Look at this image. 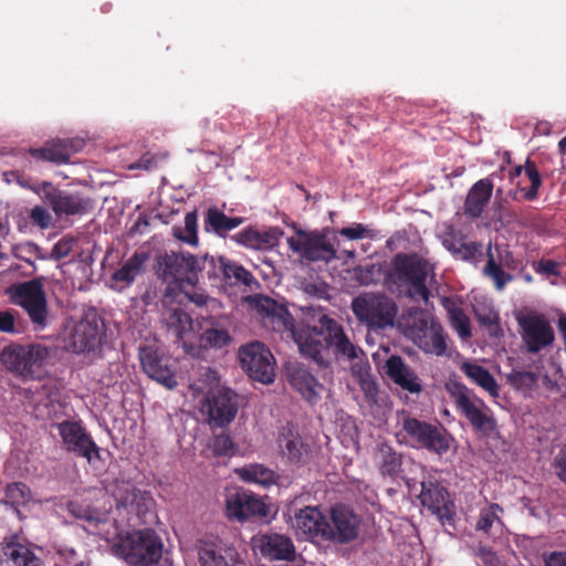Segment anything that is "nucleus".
Here are the masks:
<instances>
[{"instance_id": "55", "label": "nucleus", "mask_w": 566, "mask_h": 566, "mask_svg": "<svg viewBox=\"0 0 566 566\" xmlns=\"http://www.w3.org/2000/svg\"><path fill=\"white\" fill-rule=\"evenodd\" d=\"M360 388L364 392L365 400L370 406L378 405V386L375 380L363 378L360 380Z\"/></svg>"}, {"instance_id": "26", "label": "nucleus", "mask_w": 566, "mask_h": 566, "mask_svg": "<svg viewBox=\"0 0 566 566\" xmlns=\"http://www.w3.org/2000/svg\"><path fill=\"white\" fill-rule=\"evenodd\" d=\"M286 377L289 384L311 405H315L321 399L324 386L305 365L290 363L286 366Z\"/></svg>"}, {"instance_id": "20", "label": "nucleus", "mask_w": 566, "mask_h": 566, "mask_svg": "<svg viewBox=\"0 0 566 566\" xmlns=\"http://www.w3.org/2000/svg\"><path fill=\"white\" fill-rule=\"evenodd\" d=\"M201 410L208 415V422L211 426L222 428L237 416V394L229 388L211 390L202 401Z\"/></svg>"}, {"instance_id": "53", "label": "nucleus", "mask_w": 566, "mask_h": 566, "mask_svg": "<svg viewBox=\"0 0 566 566\" xmlns=\"http://www.w3.org/2000/svg\"><path fill=\"white\" fill-rule=\"evenodd\" d=\"M205 340L213 347H222L230 342V336L226 329L208 328L203 334Z\"/></svg>"}, {"instance_id": "32", "label": "nucleus", "mask_w": 566, "mask_h": 566, "mask_svg": "<svg viewBox=\"0 0 566 566\" xmlns=\"http://www.w3.org/2000/svg\"><path fill=\"white\" fill-rule=\"evenodd\" d=\"M224 260V256L209 254L201 256L196 255V264L193 265L196 284L202 280L207 281L213 287H221Z\"/></svg>"}, {"instance_id": "39", "label": "nucleus", "mask_w": 566, "mask_h": 566, "mask_svg": "<svg viewBox=\"0 0 566 566\" xmlns=\"http://www.w3.org/2000/svg\"><path fill=\"white\" fill-rule=\"evenodd\" d=\"M442 305L448 313V318L452 328L462 339H468L472 336L470 318L464 313L463 308L457 305L455 301L450 297L442 298Z\"/></svg>"}, {"instance_id": "14", "label": "nucleus", "mask_w": 566, "mask_h": 566, "mask_svg": "<svg viewBox=\"0 0 566 566\" xmlns=\"http://www.w3.org/2000/svg\"><path fill=\"white\" fill-rule=\"evenodd\" d=\"M84 145L82 139H61L48 140L39 148H29L21 151L23 167L32 169L34 163H52L64 165L75 153H78Z\"/></svg>"}, {"instance_id": "2", "label": "nucleus", "mask_w": 566, "mask_h": 566, "mask_svg": "<svg viewBox=\"0 0 566 566\" xmlns=\"http://www.w3.org/2000/svg\"><path fill=\"white\" fill-rule=\"evenodd\" d=\"M431 264L418 253H397L390 262V268L385 274V283L388 289L403 287L410 297H420L428 301L430 291L427 286Z\"/></svg>"}, {"instance_id": "29", "label": "nucleus", "mask_w": 566, "mask_h": 566, "mask_svg": "<svg viewBox=\"0 0 566 566\" xmlns=\"http://www.w3.org/2000/svg\"><path fill=\"white\" fill-rule=\"evenodd\" d=\"M403 454L388 442H378L373 451L374 463L382 478L396 480L402 472Z\"/></svg>"}, {"instance_id": "62", "label": "nucleus", "mask_w": 566, "mask_h": 566, "mask_svg": "<svg viewBox=\"0 0 566 566\" xmlns=\"http://www.w3.org/2000/svg\"><path fill=\"white\" fill-rule=\"evenodd\" d=\"M281 231H277L275 229L270 231H260V238H259V245L258 249H265L269 247H274L279 241V234H281Z\"/></svg>"}, {"instance_id": "24", "label": "nucleus", "mask_w": 566, "mask_h": 566, "mask_svg": "<svg viewBox=\"0 0 566 566\" xmlns=\"http://www.w3.org/2000/svg\"><path fill=\"white\" fill-rule=\"evenodd\" d=\"M252 545L263 558L270 562H294L296 559L294 543L283 534H259L252 538Z\"/></svg>"}, {"instance_id": "54", "label": "nucleus", "mask_w": 566, "mask_h": 566, "mask_svg": "<svg viewBox=\"0 0 566 566\" xmlns=\"http://www.w3.org/2000/svg\"><path fill=\"white\" fill-rule=\"evenodd\" d=\"M474 554L484 566H502L500 558L490 547L479 544L474 548Z\"/></svg>"}, {"instance_id": "4", "label": "nucleus", "mask_w": 566, "mask_h": 566, "mask_svg": "<svg viewBox=\"0 0 566 566\" xmlns=\"http://www.w3.org/2000/svg\"><path fill=\"white\" fill-rule=\"evenodd\" d=\"M163 547L157 533L145 528L118 533L112 549L130 566H150L161 558Z\"/></svg>"}, {"instance_id": "6", "label": "nucleus", "mask_w": 566, "mask_h": 566, "mask_svg": "<svg viewBox=\"0 0 566 566\" xmlns=\"http://www.w3.org/2000/svg\"><path fill=\"white\" fill-rule=\"evenodd\" d=\"M6 294L15 306L28 315L35 331H43L49 324V305L42 279L11 284Z\"/></svg>"}, {"instance_id": "16", "label": "nucleus", "mask_w": 566, "mask_h": 566, "mask_svg": "<svg viewBox=\"0 0 566 566\" xmlns=\"http://www.w3.org/2000/svg\"><path fill=\"white\" fill-rule=\"evenodd\" d=\"M516 322L527 352L536 354L554 343V329L545 315L520 314L516 316Z\"/></svg>"}, {"instance_id": "40", "label": "nucleus", "mask_w": 566, "mask_h": 566, "mask_svg": "<svg viewBox=\"0 0 566 566\" xmlns=\"http://www.w3.org/2000/svg\"><path fill=\"white\" fill-rule=\"evenodd\" d=\"M3 555L12 560L15 566H39L40 559L28 547L14 543H1Z\"/></svg>"}, {"instance_id": "25", "label": "nucleus", "mask_w": 566, "mask_h": 566, "mask_svg": "<svg viewBox=\"0 0 566 566\" xmlns=\"http://www.w3.org/2000/svg\"><path fill=\"white\" fill-rule=\"evenodd\" d=\"M227 514L230 518L244 522L253 517H266L268 505L252 492H237L227 499Z\"/></svg>"}, {"instance_id": "22", "label": "nucleus", "mask_w": 566, "mask_h": 566, "mask_svg": "<svg viewBox=\"0 0 566 566\" xmlns=\"http://www.w3.org/2000/svg\"><path fill=\"white\" fill-rule=\"evenodd\" d=\"M287 515L296 534L310 539L325 541L327 518L317 506H290Z\"/></svg>"}, {"instance_id": "38", "label": "nucleus", "mask_w": 566, "mask_h": 566, "mask_svg": "<svg viewBox=\"0 0 566 566\" xmlns=\"http://www.w3.org/2000/svg\"><path fill=\"white\" fill-rule=\"evenodd\" d=\"M277 442L282 454L292 463L301 462L303 455L306 453L302 438L291 429L284 428L279 436Z\"/></svg>"}, {"instance_id": "18", "label": "nucleus", "mask_w": 566, "mask_h": 566, "mask_svg": "<svg viewBox=\"0 0 566 566\" xmlns=\"http://www.w3.org/2000/svg\"><path fill=\"white\" fill-rule=\"evenodd\" d=\"M331 518L325 528V541L348 544L356 541L360 533L361 518L350 509L336 505L331 509Z\"/></svg>"}, {"instance_id": "35", "label": "nucleus", "mask_w": 566, "mask_h": 566, "mask_svg": "<svg viewBox=\"0 0 566 566\" xmlns=\"http://www.w3.org/2000/svg\"><path fill=\"white\" fill-rule=\"evenodd\" d=\"M222 273V284L220 289L227 286H245L252 290L258 287L259 283L254 275L238 262L231 261L228 258L224 260Z\"/></svg>"}, {"instance_id": "33", "label": "nucleus", "mask_w": 566, "mask_h": 566, "mask_svg": "<svg viewBox=\"0 0 566 566\" xmlns=\"http://www.w3.org/2000/svg\"><path fill=\"white\" fill-rule=\"evenodd\" d=\"M244 222L242 217H228L223 211L216 207H210L205 212L203 228L206 232L214 233L220 238H226L230 231Z\"/></svg>"}, {"instance_id": "49", "label": "nucleus", "mask_w": 566, "mask_h": 566, "mask_svg": "<svg viewBox=\"0 0 566 566\" xmlns=\"http://www.w3.org/2000/svg\"><path fill=\"white\" fill-rule=\"evenodd\" d=\"M244 479L248 481H253L260 484H270L273 482L274 473L273 471L264 468L261 464L251 465L248 469H244Z\"/></svg>"}, {"instance_id": "43", "label": "nucleus", "mask_w": 566, "mask_h": 566, "mask_svg": "<svg viewBox=\"0 0 566 566\" xmlns=\"http://www.w3.org/2000/svg\"><path fill=\"white\" fill-rule=\"evenodd\" d=\"M502 512L503 509L495 503L482 509L476 523V530L486 534H491L492 530L501 531L503 522L500 517V513Z\"/></svg>"}, {"instance_id": "10", "label": "nucleus", "mask_w": 566, "mask_h": 566, "mask_svg": "<svg viewBox=\"0 0 566 566\" xmlns=\"http://www.w3.org/2000/svg\"><path fill=\"white\" fill-rule=\"evenodd\" d=\"M352 310L357 319L371 328L394 325L396 303L385 294L365 293L354 298Z\"/></svg>"}, {"instance_id": "31", "label": "nucleus", "mask_w": 566, "mask_h": 566, "mask_svg": "<svg viewBox=\"0 0 566 566\" xmlns=\"http://www.w3.org/2000/svg\"><path fill=\"white\" fill-rule=\"evenodd\" d=\"M493 188V181L490 178H483L474 182L464 200V214L471 219L480 218L492 197Z\"/></svg>"}, {"instance_id": "52", "label": "nucleus", "mask_w": 566, "mask_h": 566, "mask_svg": "<svg viewBox=\"0 0 566 566\" xmlns=\"http://www.w3.org/2000/svg\"><path fill=\"white\" fill-rule=\"evenodd\" d=\"M259 238H260V231L248 228L242 230L241 232L237 233L233 237V240L238 242L241 245H244L245 248L250 249H258L259 245Z\"/></svg>"}, {"instance_id": "17", "label": "nucleus", "mask_w": 566, "mask_h": 566, "mask_svg": "<svg viewBox=\"0 0 566 566\" xmlns=\"http://www.w3.org/2000/svg\"><path fill=\"white\" fill-rule=\"evenodd\" d=\"M107 492L114 497L118 510L124 509L127 514L136 515L140 520L145 518L153 504L151 495L129 481L114 480L107 486Z\"/></svg>"}, {"instance_id": "48", "label": "nucleus", "mask_w": 566, "mask_h": 566, "mask_svg": "<svg viewBox=\"0 0 566 566\" xmlns=\"http://www.w3.org/2000/svg\"><path fill=\"white\" fill-rule=\"evenodd\" d=\"M382 274L381 264L370 263L355 269V276L361 285L375 284Z\"/></svg>"}, {"instance_id": "1", "label": "nucleus", "mask_w": 566, "mask_h": 566, "mask_svg": "<svg viewBox=\"0 0 566 566\" xmlns=\"http://www.w3.org/2000/svg\"><path fill=\"white\" fill-rule=\"evenodd\" d=\"M258 306L266 328L277 333L291 332L300 353L319 367L331 366L334 357L353 360L361 353L345 333L344 327L326 314L319 315L316 326L295 328L289 310L273 298L262 297Z\"/></svg>"}, {"instance_id": "47", "label": "nucleus", "mask_w": 566, "mask_h": 566, "mask_svg": "<svg viewBox=\"0 0 566 566\" xmlns=\"http://www.w3.org/2000/svg\"><path fill=\"white\" fill-rule=\"evenodd\" d=\"M214 455L231 457L234 454L235 446L232 438L228 433L216 434L208 444Z\"/></svg>"}, {"instance_id": "46", "label": "nucleus", "mask_w": 566, "mask_h": 566, "mask_svg": "<svg viewBox=\"0 0 566 566\" xmlns=\"http://www.w3.org/2000/svg\"><path fill=\"white\" fill-rule=\"evenodd\" d=\"M507 384L514 389L520 391L531 390L537 382V375L528 370H516L513 369L511 373L505 375Z\"/></svg>"}, {"instance_id": "45", "label": "nucleus", "mask_w": 566, "mask_h": 566, "mask_svg": "<svg viewBox=\"0 0 566 566\" xmlns=\"http://www.w3.org/2000/svg\"><path fill=\"white\" fill-rule=\"evenodd\" d=\"M198 555L201 566H237L232 556L223 555L220 549L210 545L200 547Z\"/></svg>"}, {"instance_id": "21", "label": "nucleus", "mask_w": 566, "mask_h": 566, "mask_svg": "<svg viewBox=\"0 0 566 566\" xmlns=\"http://www.w3.org/2000/svg\"><path fill=\"white\" fill-rule=\"evenodd\" d=\"M496 255L492 252L490 244L486 251V263L483 268V275L490 279L497 291L504 290L505 285L513 281V275L504 271H515L520 268L521 262L514 256L507 247H495Z\"/></svg>"}, {"instance_id": "19", "label": "nucleus", "mask_w": 566, "mask_h": 566, "mask_svg": "<svg viewBox=\"0 0 566 566\" xmlns=\"http://www.w3.org/2000/svg\"><path fill=\"white\" fill-rule=\"evenodd\" d=\"M64 449L88 462L101 458L99 448L86 429L77 421L65 420L57 426Z\"/></svg>"}, {"instance_id": "61", "label": "nucleus", "mask_w": 566, "mask_h": 566, "mask_svg": "<svg viewBox=\"0 0 566 566\" xmlns=\"http://www.w3.org/2000/svg\"><path fill=\"white\" fill-rule=\"evenodd\" d=\"M543 560L545 566H566V551L544 553Z\"/></svg>"}, {"instance_id": "12", "label": "nucleus", "mask_w": 566, "mask_h": 566, "mask_svg": "<svg viewBox=\"0 0 566 566\" xmlns=\"http://www.w3.org/2000/svg\"><path fill=\"white\" fill-rule=\"evenodd\" d=\"M295 237L287 238L289 248L308 262L328 263L337 259L334 245L324 231L296 229Z\"/></svg>"}, {"instance_id": "9", "label": "nucleus", "mask_w": 566, "mask_h": 566, "mask_svg": "<svg viewBox=\"0 0 566 566\" xmlns=\"http://www.w3.org/2000/svg\"><path fill=\"white\" fill-rule=\"evenodd\" d=\"M196 255L189 252H164L156 258L154 265L158 279L169 284L168 290H174L172 284L180 291L196 285L193 265Z\"/></svg>"}, {"instance_id": "13", "label": "nucleus", "mask_w": 566, "mask_h": 566, "mask_svg": "<svg viewBox=\"0 0 566 566\" xmlns=\"http://www.w3.org/2000/svg\"><path fill=\"white\" fill-rule=\"evenodd\" d=\"M402 429L418 448L439 455L447 453L450 449L451 437L440 426L406 416L402 419Z\"/></svg>"}, {"instance_id": "57", "label": "nucleus", "mask_w": 566, "mask_h": 566, "mask_svg": "<svg viewBox=\"0 0 566 566\" xmlns=\"http://www.w3.org/2000/svg\"><path fill=\"white\" fill-rule=\"evenodd\" d=\"M74 242L72 238H62L53 245L51 258L56 261L66 258L71 253Z\"/></svg>"}, {"instance_id": "58", "label": "nucleus", "mask_w": 566, "mask_h": 566, "mask_svg": "<svg viewBox=\"0 0 566 566\" xmlns=\"http://www.w3.org/2000/svg\"><path fill=\"white\" fill-rule=\"evenodd\" d=\"M0 332L19 334L20 328L15 324V315L12 311H0Z\"/></svg>"}, {"instance_id": "51", "label": "nucleus", "mask_w": 566, "mask_h": 566, "mask_svg": "<svg viewBox=\"0 0 566 566\" xmlns=\"http://www.w3.org/2000/svg\"><path fill=\"white\" fill-rule=\"evenodd\" d=\"M338 232L340 235L350 240L375 237L374 230L367 229V227L361 223H354L352 227L342 228Z\"/></svg>"}, {"instance_id": "30", "label": "nucleus", "mask_w": 566, "mask_h": 566, "mask_svg": "<svg viewBox=\"0 0 566 566\" xmlns=\"http://www.w3.org/2000/svg\"><path fill=\"white\" fill-rule=\"evenodd\" d=\"M423 506L431 510L441 518L450 514L449 492L437 480L429 479L421 482V492L419 495Z\"/></svg>"}, {"instance_id": "8", "label": "nucleus", "mask_w": 566, "mask_h": 566, "mask_svg": "<svg viewBox=\"0 0 566 566\" xmlns=\"http://www.w3.org/2000/svg\"><path fill=\"white\" fill-rule=\"evenodd\" d=\"M457 411L463 416L471 427L485 437H490L496 429V420L492 410L483 399L461 382H454L448 388Z\"/></svg>"}, {"instance_id": "5", "label": "nucleus", "mask_w": 566, "mask_h": 566, "mask_svg": "<svg viewBox=\"0 0 566 566\" xmlns=\"http://www.w3.org/2000/svg\"><path fill=\"white\" fill-rule=\"evenodd\" d=\"M403 334L427 354L441 356L447 350L442 325L426 310L412 307L408 311L403 317Z\"/></svg>"}, {"instance_id": "44", "label": "nucleus", "mask_w": 566, "mask_h": 566, "mask_svg": "<svg viewBox=\"0 0 566 566\" xmlns=\"http://www.w3.org/2000/svg\"><path fill=\"white\" fill-rule=\"evenodd\" d=\"M198 214L197 211H190L187 212L185 216V226L181 227H174V235L190 245H197L198 244Z\"/></svg>"}, {"instance_id": "50", "label": "nucleus", "mask_w": 566, "mask_h": 566, "mask_svg": "<svg viewBox=\"0 0 566 566\" xmlns=\"http://www.w3.org/2000/svg\"><path fill=\"white\" fill-rule=\"evenodd\" d=\"M482 244L479 242H463L453 255L458 260L471 262L481 253Z\"/></svg>"}, {"instance_id": "28", "label": "nucleus", "mask_w": 566, "mask_h": 566, "mask_svg": "<svg viewBox=\"0 0 566 566\" xmlns=\"http://www.w3.org/2000/svg\"><path fill=\"white\" fill-rule=\"evenodd\" d=\"M103 331L96 319H82L70 336L69 347L76 354L91 353L102 343Z\"/></svg>"}, {"instance_id": "37", "label": "nucleus", "mask_w": 566, "mask_h": 566, "mask_svg": "<svg viewBox=\"0 0 566 566\" xmlns=\"http://www.w3.org/2000/svg\"><path fill=\"white\" fill-rule=\"evenodd\" d=\"M149 260V253L146 251H136L127 259L118 270L112 274V280L130 285L135 279L145 270Z\"/></svg>"}, {"instance_id": "56", "label": "nucleus", "mask_w": 566, "mask_h": 566, "mask_svg": "<svg viewBox=\"0 0 566 566\" xmlns=\"http://www.w3.org/2000/svg\"><path fill=\"white\" fill-rule=\"evenodd\" d=\"M552 465L556 476L566 484V443L560 447L554 457Z\"/></svg>"}, {"instance_id": "36", "label": "nucleus", "mask_w": 566, "mask_h": 566, "mask_svg": "<svg viewBox=\"0 0 566 566\" xmlns=\"http://www.w3.org/2000/svg\"><path fill=\"white\" fill-rule=\"evenodd\" d=\"M461 370L472 382L485 390L491 397H500V386L485 367L465 361L461 365Z\"/></svg>"}, {"instance_id": "3", "label": "nucleus", "mask_w": 566, "mask_h": 566, "mask_svg": "<svg viewBox=\"0 0 566 566\" xmlns=\"http://www.w3.org/2000/svg\"><path fill=\"white\" fill-rule=\"evenodd\" d=\"M50 356L48 346L40 343H11L0 353L6 369L22 381L40 380L46 374Z\"/></svg>"}, {"instance_id": "63", "label": "nucleus", "mask_w": 566, "mask_h": 566, "mask_svg": "<svg viewBox=\"0 0 566 566\" xmlns=\"http://www.w3.org/2000/svg\"><path fill=\"white\" fill-rule=\"evenodd\" d=\"M536 272L546 275H559L558 263L551 259H542L538 261Z\"/></svg>"}, {"instance_id": "42", "label": "nucleus", "mask_w": 566, "mask_h": 566, "mask_svg": "<svg viewBox=\"0 0 566 566\" xmlns=\"http://www.w3.org/2000/svg\"><path fill=\"white\" fill-rule=\"evenodd\" d=\"M166 325L176 340H181L184 335L192 329V319L184 310L175 308L168 313Z\"/></svg>"}, {"instance_id": "15", "label": "nucleus", "mask_w": 566, "mask_h": 566, "mask_svg": "<svg viewBox=\"0 0 566 566\" xmlns=\"http://www.w3.org/2000/svg\"><path fill=\"white\" fill-rule=\"evenodd\" d=\"M242 369L253 380L272 384L275 378V359L271 350L261 342H252L239 349Z\"/></svg>"}, {"instance_id": "27", "label": "nucleus", "mask_w": 566, "mask_h": 566, "mask_svg": "<svg viewBox=\"0 0 566 566\" xmlns=\"http://www.w3.org/2000/svg\"><path fill=\"white\" fill-rule=\"evenodd\" d=\"M386 376L402 390L410 394H420L423 390L422 381L401 356L390 355L384 365Z\"/></svg>"}, {"instance_id": "23", "label": "nucleus", "mask_w": 566, "mask_h": 566, "mask_svg": "<svg viewBox=\"0 0 566 566\" xmlns=\"http://www.w3.org/2000/svg\"><path fill=\"white\" fill-rule=\"evenodd\" d=\"M139 360L144 373L151 379L168 389L177 387L175 371L171 368V359L154 346H144L139 350Z\"/></svg>"}, {"instance_id": "64", "label": "nucleus", "mask_w": 566, "mask_h": 566, "mask_svg": "<svg viewBox=\"0 0 566 566\" xmlns=\"http://www.w3.org/2000/svg\"><path fill=\"white\" fill-rule=\"evenodd\" d=\"M463 243L461 240H457V233L453 228H450L442 239L443 247L452 253V255L455 254L459 244Z\"/></svg>"}, {"instance_id": "34", "label": "nucleus", "mask_w": 566, "mask_h": 566, "mask_svg": "<svg viewBox=\"0 0 566 566\" xmlns=\"http://www.w3.org/2000/svg\"><path fill=\"white\" fill-rule=\"evenodd\" d=\"M522 171H524L526 177L528 178V180L531 182V187L528 189L523 188V187L518 188L516 191H514V193L512 195V198L514 200H520L518 193H523V196H522L523 199H525L527 201H533L538 197V191L542 186V177L536 167V164L531 159H526V161L523 166L518 165L510 171V174H509L510 179H514L515 177H518L522 174Z\"/></svg>"}, {"instance_id": "7", "label": "nucleus", "mask_w": 566, "mask_h": 566, "mask_svg": "<svg viewBox=\"0 0 566 566\" xmlns=\"http://www.w3.org/2000/svg\"><path fill=\"white\" fill-rule=\"evenodd\" d=\"M457 411L463 416L471 427L485 437H490L496 429V420L492 410L483 399L461 382H454L448 388Z\"/></svg>"}, {"instance_id": "59", "label": "nucleus", "mask_w": 566, "mask_h": 566, "mask_svg": "<svg viewBox=\"0 0 566 566\" xmlns=\"http://www.w3.org/2000/svg\"><path fill=\"white\" fill-rule=\"evenodd\" d=\"M30 219L40 228L45 229L49 227L51 222V214L48 212L45 208L41 206H35L30 211Z\"/></svg>"}, {"instance_id": "11", "label": "nucleus", "mask_w": 566, "mask_h": 566, "mask_svg": "<svg viewBox=\"0 0 566 566\" xmlns=\"http://www.w3.org/2000/svg\"><path fill=\"white\" fill-rule=\"evenodd\" d=\"M18 182L38 193L54 211L56 216L84 214L92 209V200L78 192L70 193L57 189L50 181H41L34 186L18 179Z\"/></svg>"}, {"instance_id": "60", "label": "nucleus", "mask_w": 566, "mask_h": 566, "mask_svg": "<svg viewBox=\"0 0 566 566\" xmlns=\"http://www.w3.org/2000/svg\"><path fill=\"white\" fill-rule=\"evenodd\" d=\"M163 157L158 154L146 153L144 154L132 168L153 170L157 168L159 160Z\"/></svg>"}, {"instance_id": "41", "label": "nucleus", "mask_w": 566, "mask_h": 566, "mask_svg": "<svg viewBox=\"0 0 566 566\" xmlns=\"http://www.w3.org/2000/svg\"><path fill=\"white\" fill-rule=\"evenodd\" d=\"M32 500L30 488L22 482H13L7 485L4 490L3 503L12 506L17 514H20V507L25 506Z\"/></svg>"}]
</instances>
